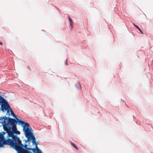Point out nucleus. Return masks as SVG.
Listing matches in <instances>:
<instances>
[{
    "instance_id": "obj_7",
    "label": "nucleus",
    "mask_w": 153,
    "mask_h": 153,
    "mask_svg": "<svg viewBox=\"0 0 153 153\" xmlns=\"http://www.w3.org/2000/svg\"><path fill=\"white\" fill-rule=\"evenodd\" d=\"M7 117H0V123L4 124V125L6 124V120L7 119Z\"/></svg>"
},
{
    "instance_id": "obj_12",
    "label": "nucleus",
    "mask_w": 153,
    "mask_h": 153,
    "mask_svg": "<svg viewBox=\"0 0 153 153\" xmlns=\"http://www.w3.org/2000/svg\"><path fill=\"white\" fill-rule=\"evenodd\" d=\"M72 23H73V22H72V20H71L70 21V25L71 26V27L72 26Z\"/></svg>"
},
{
    "instance_id": "obj_13",
    "label": "nucleus",
    "mask_w": 153,
    "mask_h": 153,
    "mask_svg": "<svg viewBox=\"0 0 153 153\" xmlns=\"http://www.w3.org/2000/svg\"><path fill=\"white\" fill-rule=\"evenodd\" d=\"M9 110H9V109H7V110H6L7 113H9V115H10Z\"/></svg>"
},
{
    "instance_id": "obj_3",
    "label": "nucleus",
    "mask_w": 153,
    "mask_h": 153,
    "mask_svg": "<svg viewBox=\"0 0 153 153\" xmlns=\"http://www.w3.org/2000/svg\"><path fill=\"white\" fill-rule=\"evenodd\" d=\"M17 136H13L12 138L13 139H8L7 140H5L4 138L1 140H0V147H3V144L9 145L11 146L12 147L15 149L16 142L15 140H14V138Z\"/></svg>"
},
{
    "instance_id": "obj_1",
    "label": "nucleus",
    "mask_w": 153,
    "mask_h": 153,
    "mask_svg": "<svg viewBox=\"0 0 153 153\" xmlns=\"http://www.w3.org/2000/svg\"><path fill=\"white\" fill-rule=\"evenodd\" d=\"M11 112V115L14 117L17 120L19 124H21L22 127H23V130L24 133V134L30 131L31 130V128L29 124L23 121H22L21 120H19L17 117L16 115L14 114L12 109L10 108L9 109Z\"/></svg>"
},
{
    "instance_id": "obj_9",
    "label": "nucleus",
    "mask_w": 153,
    "mask_h": 153,
    "mask_svg": "<svg viewBox=\"0 0 153 153\" xmlns=\"http://www.w3.org/2000/svg\"><path fill=\"white\" fill-rule=\"evenodd\" d=\"M134 25L136 27L137 29L142 34H143V32H142V30H140V28L139 27L137 26V25H135L134 24Z\"/></svg>"
},
{
    "instance_id": "obj_8",
    "label": "nucleus",
    "mask_w": 153,
    "mask_h": 153,
    "mask_svg": "<svg viewBox=\"0 0 153 153\" xmlns=\"http://www.w3.org/2000/svg\"><path fill=\"white\" fill-rule=\"evenodd\" d=\"M70 143L71 145L74 147L76 150H78V148L77 147L76 145L74 143L71 142Z\"/></svg>"
},
{
    "instance_id": "obj_14",
    "label": "nucleus",
    "mask_w": 153,
    "mask_h": 153,
    "mask_svg": "<svg viewBox=\"0 0 153 153\" xmlns=\"http://www.w3.org/2000/svg\"><path fill=\"white\" fill-rule=\"evenodd\" d=\"M68 19L70 21L71 20H72L69 18V17H68Z\"/></svg>"
},
{
    "instance_id": "obj_15",
    "label": "nucleus",
    "mask_w": 153,
    "mask_h": 153,
    "mask_svg": "<svg viewBox=\"0 0 153 153\" xmlns=\"http://www.w3.org/2000/svg\"><path fill=\"white\" fill-rule=\"evenodd\" d=\"M0 44L1 45H2V42H0Z\"/></svg>"
},
{
    "instance_id": "obj_6",
    "label": "nucleus",
    "mask_w": 153,
    "mask_h": 153,
    "mask_svg": "<svg viewBox=\"0 0 153 153\" xmlns=\"http://www.w3.org/2000/svg\"><path fill=\"white\" fill-rule=\"evenodd\" d=\"M12 131H10V133L8 134L9 135V137H12V136H14L13 135V133H14L17 130V128L16 127V126H12ZM15 136H17L16 135Z\"/></svg>"
},
{
    "instance_id": "obj_4",
    "label": "nucleus",
    "mask_w": 153,
    "mask_h": 153,
    "mask_svg": "<svg viewBox=\"0 0 153 153\" xmlns=\"http://www.w3.org/2000/svg\"><path fill=\"white\" fill-rule=\"evenodd\" d=\"M0 105H1V110L3 112H4L8 109H10L11 108L8 103L1 96H0Z\"/></svg>"
},
{
    "instance_id": "obj_11",
    "label": "nucleus",
    "mask_w": 153,
    "mask_h": 153,
    "mask_svg": "<svg viewBox=\"0 0 153 153\" xmlns=\"http://www.w3.org/2000/svg\"><path fill=\"white\" fill-rule=\"evenodd\" d=\"M14 133L16 134H17L19 135L20 134V132L19 131L17 130L15 132V133Z\"/></svg>"
},
{
    "instance_id": "obj_2",
    "label": "nucleus",
    "mask_w": 153,
    "mask_h": 153,
    "mask_svg": "<svg viewBox=\"0 0 153 153\" xmlns=\"http://www.w3.org/2000/svg\"><path fill=\"white\" fill-rule=\"evenodd\" d=\"M26 137L27 138V140L25 141V143L28 141H30L32 140L33 144H35L36 146V149L37 151V153H42L41 151L37 147V144L36 142V140L33 133L32 132V130H30L26 133L24 134Z\"/></svg>"
},
{
    "instance_id": "obj_10",
    "label": "nucleus",
    "mask_w": 153,
    "mask_h": 153,
    "mask_svg": "<svg viewBox=\"0 0 153 153\" xmlns=\"http://www.w3.org/2000/svg\"><path fill=\"white\" fill-rule=\"evenodd\" d=\"M4 138V137L3 136V135L1 134H0V139H1L0 140H1Z\"/></svg>"
},
{
    "instance_id": "obj_5",
    "label": "nucleus",
    "mask_w": 153,
    "mask_h": 153,
    "mask_svg": "<svg viewBox=\"0 0 153 153\" xmlns=\"http://www.w3.org/2000/svg\"><path fill=\"white\" fill-rule=\"evenodd\" d=\"M8 123H9L10 125L12 126H16L17 122L14 119L9 118L8 120Z\"/></svg>"
}]
</instances>
